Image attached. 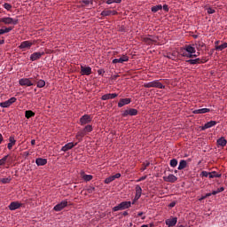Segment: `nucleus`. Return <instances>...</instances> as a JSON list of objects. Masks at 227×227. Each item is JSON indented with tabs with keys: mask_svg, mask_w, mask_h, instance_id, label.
Masks as SVG:
<instances>
[{
	"mask_svg": "<svg viewBox=\"0 0 227 227\" xmlns=\"http://www.w3.org/2000/svg\"><path fill=\"white\" fill-rule=\"evenodd\" d=\"M132 207V202L130 201H122L118 206L113 207L114 212H118L119 210H127Z\"/></svg>",
	"mask_w": 227,
	"mask_h": 227,
	"instance_id": "nucleus-1",
	"label": "nucleus"
},
{
	"mask_svg": "<svg viewBox=\"0 0 227 227\" xmlns=\"http://www.w3.org/2000/svg\"><path fill=\"white\" fill-rule=\"evenodd\" d=\"M144 88H159V90H164L166 88L158 80L147 82L144 84Z\"/></svg>",
	"mask_w": 227,
	"mask_h": 227,
	"instance_id": "nucleus-2",
	"label": "nucleus"
},
{
	"mask_svg": "<svg viewBox=\"0 0 227 227\" xmlns=\"http://www.w3.org/2000/svg\"><path fill=\"white\" fill-rule=\"evenodd\" d=\"M19 82L20 86H35V76L31 78H21Z\"/></svg>",
	"mask_w": 227,
	"mask_h": 227,
	"instance_id": "nucleus-3",
	"label": "nucleus"
},
{
	"mask_svg": "<svg viewBox=\"0 0 227 227\" xmlns=\"http://www.w3.org/2000/svg\"><path fill=\"white\" fill-rule=\"evenodd\" d=\"M0 22H3L7 26H10L11 24H12L13 26H17L19 24V20L10 17H4L0 19Z\"/></svg>",
	"mask_w": 227,
	"mask_h": 227,
	"instance_id": "nucleus-4",
	"label": "nucleus"
},
{
	"mask_svg": "<svg viewBox=\"0 0 227 227\" xmlns=\"http://www.w3.org/2000/svg\"><path fill=\"white\" fill-rule=\"evenodd\" d=\"M66 207H68V200H62L60 203L57 204L53 207V210H55V212H61V210H63V208H65Z\"/></svg>",
	"mask_w": 227,
	"mask_h": 227,
	"instance_id": "nucleus-5",
	"label": "nucleus"
},
{
	"mask_svg": "<svg viewBox=\"0 0 227 227\" xmlns=\"http://www.w3.org/2000/svg\"><path fill=\"white\" fill-rule=\"evenodd\" d=\"M123 118H127V116H137V109L136 108H129L128 110H125L122 113Z\"/></svg>",
	"mask_w": 227,
	"mask_h": 227,
	"instance_id": "nucleus-6",
	"label": "nucleus"
},
{
	"mask_svg": "<svg viewBox=\"0 0 227 227\" xmlns=\"http://www.w3.org/2000/svg\"><path fill=\"white\" fill-rule=\"evenodd\" d=\"M91 115L84 114L80 118V125H88V123H91Z\"/></svg>",
	"mask_w": 227,
	"mask_h": 227,
	"instance_id": "nucleus-7",
	"label": "nucleus"
},
{
	"mask_svg": "<svg viewBox=\"0 0 227 227\" xmlns=\"http://www.w3.org/2000/svg\"><path fill=\"white\" fill-rule=\"evenodd\" d=\"M17 102V98H11L8 100L0 103V107H10L12 104H15Z\"/></svg>",
	"mask_w": 227,
	"mask_h": 227,
	"instance_id": "nucleus-8",
	"label": "nucleus"
},
{
	"mask_svg": "<svg viewBox=\"0 0 227 227\" xmlns=\"http://www.w3.org/2000/svg\"><path fill=\"white\" fill-rule=\"evenodd\" d=\"M143 42H145V43H147V45H152V43H157V37H154L153 35H150L149 37H144Z\"/></svg>",
	"mask_w": 227,
	"mask_h": 227,
	"instance_id": "nucleus-9",
	"label": "nucleus"
},
{
	"mask_svg": "<svg viewBox=\"0 0 227 227\" xmlns=\"http://www.w3.org/2000/svg\"><path fill=\"white\" fill-rule=\"evenodd\" d=\"M129 61V56L127 55H121L119 59H114L112 63L114 65H116V63H125Z\"/></svg>",
	"mask_w": 227,
	"mask_h": 227,
	"instance_id": "nucleus-10",
	"label": "nucleus"
},
{
	"mask_svg": "<svg viewBox=\"0 0 227 227\" xmlns=\"http://www.w3.org/2000/svg\"><path fill=\"white\" fill-rule=\"evenodd\" d=\"M164 182H169L170 184H175L176 180H178V177H176L173 174H169L168 176H163Z\"/></svg>",
	"mask_w": 227,
	"mask_h": 227,
	"instance_id": "nucleus-11",
	"label": "nucleus"
},
{
	"mask_svg": "<svg viewBox=\"0 0 227 227\" xmlns=\"http://www.w3.org/2000/svg\"><path fill=\"white\" fill-rule=\"evenodd\" d=\"M81 75H91V68L86 66H81Z\"/></svg>",
	"mask_w": 227,
	"mask_h": 227,
	"instance_id": "nucleus-12",
	"label": "nucleus"
},
{
	"mask_svg": "<svg viewBox=\"0 0 227 227\" xmlns=\"http://www.w3.org/2000/svg\"><path fill=\"white\" fill-rule=\"evenodd\" d=\"M176 223H178V218L176 217L169 218L165 221V224L168 227L176 226Z\"/></svg>",
	"mask_w": 227,
	"mask_h": 227,
	"instance_id": "nucleus-13",
	"label": "nucleus"
},
{
	"mask_svg": "<svg viewBox=\"0 0 227 227\" xmlns=\"http://www.w3.org/2000/svg\"><path fill=\"white\" fill-rule=\"evenodd\" d=\"M32 46H33V43H31V41H24L20 43L19 47L20 49L24 51L26 49H31Z\"/></svg>",
	"mask_w": 227,
	"mask_h": 227,
	"instance_id": "nucleus-14",
	"label": "nucleus"
},
{
	"mask_svg": "<svg viewBox=\"0 0 227 227\" xmlns=\"http://www.w3.org/2000/svg\"><path fill=\"white\" fill-rule=\"evenodd\" d=\"M36 82L37 88H43L45 86V81L38 79V74L34 76V84Z\"/></svg>",
	"mask_w": 227,
	"mask_h": 227,
	"instance_id": "nucleus-15",
	"label": "nucleus"
},
{
	"mask_svg": "<svg viewBox=\"0 0 227 227\" xmlns=\"http://www.w3.org/2000/svg\"><path fill=\"white\" fill-rule=\"evenodd\" d=\"M186 63H189L190 65H200V63H207V60L198 58L195 59L186 60Z\"/></svg>",
	"mask_w": 227,
	"mask_h": 227,
	"instance_id": "nucleus-16",
	"label": "nucleus"
},
{
	"mask_svg": "<svg viewBox=\"0 0 227 227\" xmlns=\"http://www.w3.org/2000/svg\"><path fill=\"white\" fill-rule=\"evenodd\" d=\"M20 207H22V203H20L19 201H12L9 205V209L17 210V209L20 208Z\"/></svg>",
	"mask_w": 227,
	"mask_h": 227,
	"instance_id": "nucleus-17",
	"label": "nucleus"
},
{
	"mask_svg": "<svg viewBox=\"0 0 227 227\" xmlns=\"http://www.w3.org/2000/svg\"><path fill=\"white\" fill-rule=\"evenodd\" d=\"M45 54V52H34L31 54L30 56V59L31 61H36V59H40V58H42L43 55Z\"/></svg>",
	"mask_w": 227,
	"mask_h": 227,
	"instance_id": "nucleus-18",
	"label": "nucleus"
},
{
	"mask_svg": "<svg viewBox=\"0 0 227 227\" xmlns=\"http://www.w3.org/2000/svg\"><path fill=\"white\" fill-rule=\"evenodd\" d=\"M74 146H77V143L74 144L72 142L66 144L64 146L61 148V152H68V150H72Z\"/></svg>",
	"mask_w": 227,
	"mask_h": 227,
	"instance_id": "nucleus-19",
	"label": "nucleus"
},
{
	"mask_svg": "<svg viewBox=\"0 0 227 227\" xmlns=\"http://www.w3.org/2000/svg\"><path fill=\"white\" fill-rule=\"evenodd\" d=\"M217 125V121H210L207 122L204 126H202L201 130H207V129H212V127H215Z\"/></svg>",
	"mask_w": 227,
	"mask_h": 227,
	"instance_id": "nucleus-20",
	"label": "nucleus"
},
{
	"mask_svg": "<svg viewBox=\"0 0 227 227\" xmlns=\"http://www.w3.org/2000/svg\"><path fill=\"white\" fill-rule=\"evenodd\" d=\"M116 97H118V94L116 93H108V94H105L102 96L101 99L102 100H112L113 98H116Z\"/></svg>",
	"mask_w": 227,
	"mask_h": 227,
	"instance_id": "nucleus-21",
	"label": "nucleus"
},
{
	"mask_svg": "<svg viewBox=\"0 0 227 227\" xmlns=\"http://www.w3.org/2000/svg\"><path fill=\"white\" fill-rule=\"evenodd\" d=\"M132 100L130 98H121L118 103V107H123V106H129Z\"/></svg>",
	"mask_w": 227,
	"mask_h": 227,
	"instance_id": "nucleus-22",
	"label": "nucleus"
},
{
	"mask_svg": "<svg viewBox=\"0 0 227 227\" xmlns=\"http://www.w3.org/2000/svg\"><path fill=\"white\" fill-rule=\"evenodd\" d=\"M184 51H186V54H196V48L192 47L191 44L185 45Z\"/></svg>",
	"mask_w": 227,
	"mask_h": 227,
	"instance_id": "nucleus-23",
	"label": "nucleus"
},
{
	"mask_svg": "<svg viewBox=\"0 0 227 227\" xmlns=\"http://www.w3.org/2000/svg\"><path fill=\"white\" fill-rule=\"evenodd\" d=\"M142 192H143V189L141 188V186L137 185L136 186L135 201H137V200H139V198H141Z\"/></svg>",
	"mask_w": 227,
	"mask_h": 227,
	"instance_id": "nucleus-24",
	"label": "nucleus"
},
{
	"mask_svg": "<svg viewBox=\"0 0 227 227\" xmlns=\"http://www.w3.org/2000/svg\"><path fill=\"white\" fill-rule=\"evenodd\" d=\"M193 114H205L206 113H210V108H201L194 110Z\"/></svg>",
	"mask_w": 227,
	"mask_h": 227,
	"instance_id": "nucleus-25",
	"label": "nucleus"
},
{
	"mask_svg": "<svg viewBox=\"0 0 227 227\" xmlns=\"http://www.w3.org/2000/svg\"><path fill=\"white\" fill-rule=\"evenodd\" d=\"M86 136V133L84 130L81 129L80 131L77 132L76 134V139L81 143L82 141V138Z\"/></svg>",
	"mask_w": 227,
	"mask_h": 227,
	"instance_id": "nucleus-26",
	"label": "nucleus"
},
{
	"mask_svg": "<svg viewBox=\"0 0 227 227\" xmlns=\"http://www.w3.org/2000/svg\"><path fill=\"white\" fill-rule=\"evenodd\" d=\"M35 164L37 166H45V164H47V159H43V158H37L35 160Z\"/></svg>",
	"mask_w": 227,
	"mask_h": 227,
	"instance_id": "nucleus-27",
	"label": "nucleus"
},
{
	"mask_svg": "<svg viewBox=\"0 0 227 227\" xmlns=\"http://www.w3.org/2000/svg\"><path fill=\"white\" fill-rule=\"evenodd\" d=\"M185 168H187V161L185 160H181L177 169L182 171V169H185Z\"/></svg>",
	"mask_w": 227,
	"mask_h": 227,
	"instance_id": "nucleus-28",
	"label": "nucleus"
},
{
	"mask_svg": "<svg viewBox=\"0 0 227 227\" xmlns=\"http://www.w3.org/2000/svg\"><path fill=\"white\" fill-rule=\"evenodd\" d=\"M9 141H10V143L8 144L7 148L9 150H12V148H13V145H15V143H16V140L13 137H10Z\"/></svg>",
	"mask_w": 227,
	"mask_h": 227,
	"instance_id": "nucleus-29",
	"label": "nucleus"
},
{
	"mask_svg": "<svg viewBox=\"0 0 227 227\" xmlns=\"http://www.w3.org/2000/svg\"><path fill=\"white\" fill-rule=\"evenodd\" d=\"M226 144H227V141L224 139V137H220L218 140H217V145L218 146H222V147H224L226 146Z\"/></svg>",
	"mask_w": 227,
	"mask_h": 227,
	"instance_id": "nucleus-30",
	"label": "nucleus"
},
{
	"mask_svg": "<svg viewBox=\"0 0 227 227\" xmlns=\"http://www.w3.org/2000/svg\"><path fill=\"white\" fill-rule=\"evenodd\" d=\"M33 116H35V113L31 110H27L25 112V118H27V120H29V118H33Z\"/></svg>",
	"mask_w": 227,
	"mask_h": 227,
	"instance_id": "nucleus-31",
	"label": "nucleus"
},
{
	"mask_svg": "<svg viewBox=\"0 0 227 227\" xmlns=\"http://www.w3.org/2000/svg\"><path fill=\"white\" fill-rule=\"evenodd\" d=\"M82 178L85 182H90V181L93 180V176L83 174V175H82Z\"/></svg>",
	"mask_w": 227,
	"mask_h": 227,
	"instance_id": "nucleus-32",
	"label": "nucleus"
},
{
	"mask_svg": "<svg viewBox=\"0 0 227 227\" xmlns=\"http://www.w3.org/2000/svg\"><path fill=\"white\" fill-rule=\"evenodd\" d=\"M167 58H168V59H172L173 61H175V59H176V58H177L176 52L174 51V52H172V53H168V54H167Z\"/></svg>",
	"mask_w": 227,
	"mask_h": 227,
	"instance_id": "nucleus-33",
	"label": "nucleus"
},
{
	"mask_svg": "<svg viewBox=\"0 0 227 227\" xmlns=\"http://www.w3.org/2000/svg\"><path fill=\"white\" fill-rule=\"evenodd\" d=\"M209 178H221V174L215 171L209 172Z\"/></svg>",
	"mask_w": 227,
	"mask_h": 227,
	"instance_id": "nucleus-34",
	"label": "nucleus"
},
{
	"mask_svg": "<svg viewBox=\"0 0 227 227\" xmlns=\"http://www.w3.org/2000/svg\"><path fill=\"white\" fill-rule=\"evenodd\" d=\"M159 10H162V5L158 4V5L153 6L151 8V11L153 12V13H157V12H159Z\"/></svg>",
	"mask_w": 227,
	"mask_h": 227,
	"instance_id": "nucleus-35",
	"label": "nucleus"
},
{
	"mask_svg": "<svg viewBox=\"0 0 227 227\" xmlns=\"http://www.w3.org/2000/svg\"><path fill=\"white\" fill-rule=\"evenodd\" d=\"M224 49H227V43H223V44L215 47V51H224Z\"/></svg>",
	"mask_w": 227,
	"mask_h": 227,
	"instance_id": "nucleus-36",
	"label": "nucleus"
},
{
	"mask_svg": "<svg viewBox=\"0 0 227 227\" xmlns=\"http://www.w3.org/2000/svg\"><path fill=\"white\" fill-rule=\"evenodd\" d=\"M83 131H85V134H88V132H92L93 131V126L91 125H87L83 128L82 129Z\"/></svg>",
	"mask_w": 227,
	"mask_h": 227,
	"instance_id": "nucleus-37",
	"label": "nucleus"
},
{
	"mask_svg": "<svg viewBox=\"0 0 227 227\" xmlns=\"http://www.w3.org/2000/svg\"><path fill=\"white\" fill-rule=\"evenodd\" d=\"M183 56L184 58H190V59H192V58H198V55L194 54V53H187V52H184L183 53Z\"/></svg>",
	"mask_w": 227,
	"mask_h": 227,
	"instance_id": "nucleus-38",
	"label": "nucleus"
},
{
	"mask_svg": "<svg viewBox=\"0 0 227 227\" xmlns=\"http://www.w3.org/2000/svg\"><path fill=\"white\" fill-rule=\"evenodd\" d=\"M205 47V43L199 41L196 43V49L200 51V49H203Z\"/></svg>",
	"mask_w": 227,
	"mask_h": 227,
	"instance_id": "nucleus-39",
	"label": "nucleus"
},
{
	"mask_svg": "<svg viewBox=\"0 0 227 227\" xmlns=\"http://www.w3.org/2000/svg\"><path fill=\"white\" fill-rule=\"evenodd\" d=\"M111 14V11L109 10H105L101 12V17H110Z\"/></svg>",
	"mask_w": 227,
	"mask_h": 227,
	"instance_id": "nucleus-40",
	"label": "nucleus"
},
{
	"mask_svg": "<svg viewBox=\"0 0 227 227\" xmlns=\"http://www.w3.org/2000/svg\"><path fill=\"white\" fill-rule=\"evenodd\" d=\"M170 166L171 168H176V166H178V160L176 159H172L170 160Z\"/></svg>",
	"mask_w": 227,
	"mask_h": 227,
	"instance_id": "nucleus-41",
	"label": "nucleus"
},
{
	"mask_svg": "<svg viewBox=\"0 0 227 227\" xmlns=\"http://www.w3.org/2000/svg\"><path fill=\"white\" fill-rule=\"evenodd\" d=\"M0 182H2V184H10V182H12V177H6V178H2L0 179Z\"/></svg>",
	"mask_w": 227,
	"mask_h": 227,
	"instance_id": "nucleus-42",
	"label": "nucleus"
},
{
	"mask_svg": "<svg viewBox=\"0 0 227 227\" xmlns=\"http://www.w3.org/2000/svg\"><path fill=\"white\" fill-rule=\"evenodd\" d=\"M6 160H8V155H5L0 160V166H4V164H6Z\"/></svg>",
	"mask_w": 227,
	"mask_h": 227,
	"instance_id": "nucleus-43",
	"label": "nucleus"
},
{
	"mask_svg": "<svg viewBox=\"0 0 227 227\" xmlns=\"http://www.w3.org/2000/svg\"><path fill=\"white\" fill-rule=\"evenodd\" d=\"M111 182H114V177L113 176L105 179V184H111Z\"/></svg>",
	"mask_w": 227,
	"mask_h": 227,
	"instance_id": "nucleus-44",
	"label": "nucleus"
},
{
	"mask_svg": "<svg viewBox=\"0 0 227 227\" xmlns=\"http://www.w3.org/2000/svg\"><path fill=\"white\" fill-rule=\"evenodd\" d=\"M4 8L7 10V12H10V10H12V4L5 3L4 4Z\"/></svg>",
	"mask_w": 227,
	"mask_h": 227,
	"instance_id": "nucleus-45",
	"label": "nucleus"
},
{
	"mask_svg": "<svg viewBox=\"0 0 227 227\" xmlns=\"http://www.w3.org/2000/svg\"><path fill=\"white\" fill-rule=\"evenodd\" d=\"M113 3L120 4L121 3V0H107L106 4H113Z\"/></svg>",
	"mask_w": 227,
	"mask_h": 227,
	"instance_id": "nucleus-46",
	"label": "nucleus"
},
{
	"mask_svg": "<svg viewBox=\"0 0 227 227\" xmlns=\"http://www.w3.org/2000/svg\"><path fill=\"white\" fill-rule=\"evenodd\" d=\"M87 192H89V194H93V192H95V187L89 186V188L87 189Z\"/></svg>",
	"mask_w": 227,
	"mask_h": 227,
	"instance_id": "nucleus-47",
	"label": "nucleus"
},
{
	"mask_svg": "<svg viewBox=\"0 0 227 227\" xmlns=\"http://www.w3.org/2000/svg\"><path fill=\"white\" fill-rule=\"evenodd\" d=\"M200 175L201 176H205L206 178H207V176L210 178V172L202 171Z\"/></svg>",
	"mask_w": 227,
	"mask_h": 227,
	"instance_id": "nucleus-48",
	"label": "nucleus"
},
{
	"mask_svg": "<svg viewBox=\"0 0 227 227\" xmlns=\"http://www.w3.org/2000/svg\"><path fill=\"white\" fill-rule=\"evenodd\" d=\"M207 13L209 14V15H212V13H215V10H214L213 8H207Z\"/></svg>",
	"mask_w": 227,
	"mask_h": 227,
	"instance_id": "nucleus-49",
	"label": "nucleus"
},
{
	"mask_svg": "<svg viewBox=\"0 0 227 227\" xmlns=\"http://www.w3.org/2000/svg\"><path fill=\"white\" fill-rule=\"evenodd\" d=\"M4 30L5 31V33H10V31L13 30V27H5Z\"/></svg>",
	"mask_w": 227,
	"mask_h": 227,
	"instance_id": "nucleus-50",
	"label": "nucleus"
},
{
	"mask_svg": "<svg viewBox=\"0 0 227 227\" xmlns=\"http://www.w3.org/2000/svg\"><path fill=\"white\" fill-rule=\"evenodd\" d=\"M98 75H104V74H106V71L104 69H98Z\"/></svg>",
	"mask_w": 227,
	"mask_h": 227,
	"instance_id": "nucleus-51",
	"label": "nucleus"
},
{
	"mask_svg": "<svg viewBox=\"0 0 227 227\" xmlns=\"http://www.w3.org/2000/svg\"><path fill=\"white\" fill-rule=\"evenodd\" d=\"M112 176L114 177V180H116V178H120V176H121V174L117 173V174Z\"/></svg>",
	"mask_w": 227,
	"mask_h": 227,
	"instance_id": "nucleus-52",
	"label": "nucleus"
},
{
	"mask_svg": "<svg viewBox=\"0 0 227 227\" xmlns=\"http://www.w3.org/2000/svg\"><path fill=\"white\" fill-rule=\"evenodd\" d=\"M162 8L164 12H169V7L168 6V4H164Z\"/></svg>",
	"mask_w": 227,
	"mask_h": 227,
	"instance_id": "nucleus-53",
	"label": "nucleus"
},
{
	"mask_svg": "<svg viewBox=\"0 0 227 227\" xmlns=\"http://www.w3.org/2000/svg\"><path fill=\"white\" fill-rule=\"evenodd\" d=\"M216 191H217V192L219 194V192H223L224 191V187H220Z\"/></svg>",
	"mask_w": 227,
	"mask_h": 227,
	"instance_id": "nucleus-54",
	"label": "nucleus"
},
{
	"mask_svg": "<svg viewBox=\"0 0 227 227\" xmlns=\"http://www.w3.org/2000/svg\"><path fill=\"white\" fill-rule=\"evenodd\" d=\"M176 205V202L173 201L171 202L168 207H170V208H173V207H175Z\"/></svg>",
	"mask_w": 227,
	"mask_h": 227,
	"instance_id": "nucleus-55",
	"label": "nucleus"
},
{
	"mask_svg": "<svg viewBox=\"0 0 227 227\" xmlns=\"http://www.w3.org/2000/svg\"><path fill=\"white\" fill-rule=\"evenodd\" d=\"M143 180H146V176H144L138 179V182H143Z\"/></svg>",
	"mask_w": 227,
	"mask_h": 227,
	"instance_id": "nucleus-56",
	"label": "nucleus"
},
{
	"mask_svg": "<svg viewBox=\"0 0 227 227\" xmlns=\"http://www.w3.org/2000/svg\"><path fill=\"white\" fill-rule=\"evenodd\" d=\"M145 168H143V170L146 169L148 168V166H150V162H146L144 164Z\"/></svg>",
	"mask_w": 227,
	"mask_h": 227,
	"instance_id": "nucleus-57",
	"label": "nucleus"
},
{
	"mask_svg": "<svg viewBox=\"0 0 227 227\" xmlns=\"http://www.w3.org/2000/svg\"><path fill=\"white\" fill-rule=\"evenodd\" d=\"M82 3L83 4L88 5L90 4V0H83Z\"/></svg>",
	"mask_w": 227,
	"mask_h": 227,
	"instance_id": "nucleus-58",
	"label": "nucleus"
},
{
	"mask_svg": "<svg viewBox=\"0 0 227 227\" xmlns=\"http://www.w3.org/2000/svg\"><path fill=\"white\" fill-rule=\"evenodd\" d=\"M111 15H118V12H116V11H111Z\"/></svg>",
	"mask_w": 227,
	"mask_h": 227,
	"instance_id": "nucleus-59",
	"label": "nucleus"
},
{
	"mask_svg": "<svg viewBox=\"0 0 227 227\" xmlns=\"http://www.w3.org/2000/svg\"><path fill=\"white\" fill-rule=\"evenodd\" d=\"M6 34L5 30L4 28L0 29V35H4Z\"/></svg>",
	"mask_w": 227,
	"mask_h": 227,
	"instance_id": "nucleus-60",
	"label": "nucleus"
},
{
	"mask_svg": "<svg viewBox=\"0 0 227 227\" xmlns=\"http://www.w3.org/2000/svg\"><path fill=\"white\" fill-rule=\"evenodd\" d=\"M211 194H213V196H215V194H219V193H218V192L216 190V191H213Z\"/></svg>",
	"mask_w": 227,
	"mask_h": 227,
	"instance_id": "nucleus-61",
	"label": "nucleus"
},
{
	"mask_svg": "<svg viewBox=\"0 0 227 227\" xmlns=\"http://www.w3.org/2000/svg\"><path fill=\"white\" fill-rule=\"evenodd\" d=\"M36 144V141L35 139L31 140V145H35Z\"/></svg>",
	"mask_w": 227,
	"mask_h": 227,
	"instance_id": "nucleus-62",
	"label": "nucleus"
},
{
	"mask_svg": "<svg viewBox=\"0 0 227 227\" xmlns=\"http://www.w3.org/2000/svg\"><path fill=\"white\" fill-rule=\"evenodd\" d=\"M210 196H212V193H207V194L205 195V198H210Z\"/></svg>",
	"mask_w": 227,
	"mask_h": 227,
	"instance_id": "nucleus-63",
	"label": "nucleus"
},
{
	"mask_svg": "<svg viewBox=\"0 0 227 227\" xmlns=\"http://www.w3.org/2000/svg\"><path fill=\"white\" fill-rule=\"evenodd\" d=\"M215 47H219V41H215Z\"/></svg>",
	"mask_w": 227,
	"mask_h": 227,
	"instance_id": "nucleus-64",
	"label": "nucleus"
}]
</instances>
